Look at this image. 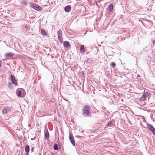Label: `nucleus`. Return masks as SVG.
Here are the masks:
<instances>
[{
	"label": "nucleus",
	"instance_id": "7",
	"mask_svg": "<svg viewBox=\"0 0 155 155\" xmlns=\"http://www.w3.org/2000/svg\"><path fill=\"white\" fill-rule=\"evenodd\" d=\"M11 110V108L8 107L4 108L2 112L3 114H5L9 112Z\"/></svg>",
	"mask_w": 155,
	"mask_h": 155
},
{
	"label": "nucleus",
	"instance_id": "19",
	"mask_svg": "<svg viewBox=\"0 0 155 155\" xmlns=\"http://www.w3.org/2000/svg\"><path fill=\"white\" fill-rule=\"evenodd\" d=\"M8 86L10 89H12L13 88L12 84L11 82H9L8 83Z\"/></svg>",
	"mask_w": 155,
	"mask_h": 155
},
{
	"label": "nucleus",
	"instance_id": "13",
	"mask_svg": "<svg viewBox=\"0 0 155 155\" xmlns=\"http://www.w3.org/2000/svg\"><path fill=\"white\" fill-rule=\"evenodd\" d=\"M25 151L26 153H29L30 151V148L29 145H27L26 146L25 148Z\"/></svg>",
	"mask_w": 155,
	"mask_h": 155
},
{
	"label": "nucleus",
	"instance_id": "12",
	"mask_svg": "<svg viewBox=\"0 0 155 155\" xmlns=\"http://www.w3.org/2000/svg\"><path fill=\"white\" fill-rule=\"evenodd\" d=\"M21 4L23 6H27V2L25 0H22L21 2Z\"/></svg>",
	"mask_w": 155,
	"mask_h": 155
},
{
	"label": "nucleus",
	"instance_id": "25",
	"mask_svg": "<svg viewBox=\"0 0 155 155\" xmlns=\"http://www.w3.org/2000/svg\"><path fill=\"white\" fill-rule=\"evenodd\" d=\"M154 129V128L153 127H152L151 128L150 130H151Z\"/></svg>",
	"mask_w": 155,
	"mask_h": 155
},
{
	"label": "nucleus",
	"instance_id": "9",
	"mask_svg": "<svg viewBox=\"0 0 155 155\" xmlns=\"http://www.w3.org/2000/svg\"><path fill=\"white\" fill-rule=\"evenodd\" d=\"M80 51L81 53H84L85 52V50H84V46L83 45H81L80 47Z\"/></svg>",
	"mask_w": 155,
	"mask_h": 155
},
{
	"label": "nucleus",
	"instance_id": "6",
	"mask_svg": "<svg viewBox=\"0 0 155 155\" xmlns=\"http://www.w3.org/2000/svg\"><path fill=\"white\" fill-rule=\"evenodd\" d=\"M10 78L12 83L15 85H17V81L15 79L14 76L13 75H11L10 76Z\"/></svg>",
	"mask_w": 155,
	"mask_h": 155
},
{
	"label": "nucleus",
	"instance_id": "2",
	"mask_svg": "<svg viewBox=\"0 0 155 155\" xmlns=\"http://www.w3.org/2000/svg\"><path fill=\"white\" fill-rule=\"evenodd\" d=\"M16 94L18 97H23L25 95L26 93L23 89L18 88L16 91Z\"/></svg>",
	"mask_w": 155,
	"mask_h": 155
},
{
	"label": "nucleus",
	"instance_id": "27",
	"mask_svg": "<svg viewBox=\"0 0 155 155\" xmlns=\"http://www.w3.org/2000/svg\"><path fill=\"white\" fill-rule=\"evenodd\" d=\"M153 43H155V40H154V41H153Z\"/></svg>",
	"mask_w": 155,
	"mask_h": 155
},
{
	"label": "nucleus",
	"instance_id": "3",
	"mask_svg": "<svg viewBox=\"0 0 155 155\" xmlns=\"http://www.w3.org/2000/svg\"><path fill=\"white\" fill-rule=\"evenodd\" d=\"M30 5L33 9L35 10L38 11H40L42 10V8L40 6L35 3H31Z\"/></svg>",
	"mask_w": 155,
	"mask_h": 155
},
{
	"label": "nucleus",
	"instance_id": "17",
	"mask_svg": "<svg viewBox=\"0 0 155 155\" xmlns=\"http://www.w3.org/2000/svg\"><path fill=\"white\" fill-rule=\"evenodd\" d=\"M54 149L55 150H58V145L57 144H54Z\"/></svg>",
	"mask_w": 155,
	"mask_h": 155
},
{
	"label": "nucleus",
	"instance_id": "24",
	"mask_svg": "<svg viewBox=\"0 0 155 155\" xmlns=\"http://www.w3.org/2000/svg\"><path fill=\"white\" fill-rule=\"evenodd\" d=\"M2 64V62L1 61H0V68L1 67Z\"/></svg>",
	"mask_w": 155,
	"mask_h": 155
},
{
	"label": "nucleus",
	"instance_id": "11",
	"mask_svg": "<svg viewBox=\"0 0 155 155\" xmlns=\"http://www.w3.org/2000/svg\"><path fill=\"white\" fill-rule=\"evenodd\" d=\"M45 137L46 138H49V133L48 130V129H47L45 130Z\"/></svg>",
	"mask_w": 155,
	"mask_h": 155
},
{
	"label": "nucleus",
	"instance_id": "28",
	"mask_svg": "<svg viewBox=\"0 0 155 155\" xmlns=\"http://www.w3.org/2000/svg\"><path fill=\"white\" fill-rule=\"evenodd\" d=\"M154 94L155 95V92L154 93Z\"/></svg>",
	"mask_w": 155,
	"mask_h": 155
},
{
	"label": "nucleus",
	"instance_id": "8",
	"mask_svg": "<svg viewBox=\"0 0 155 155\" xmlns=\"http://www.w3.org/2000/svg\"><path fill=\"white\" fill-rule=\"evenodd\" d=\"M71 10V8L69 6H67L65 7L64 8V10L66 12H69Z\"/></svg>",
	"mask_w": 155,
	"mask_h": 155
},
{
	"label": "nucleus",
	"instance_id": "23",
	"mask_svg": "<svg viewBox=\"0 0 155 155\" xmlns=\"http://www.w3.org/2000/svg\"><path fill=\"white\" fill-rule=\"evenodd\" d=\"M151 131L153 133L154 135L155 136V129L154 128V129Z\"/></svg>",
	"mask_w": 155,
	"mask_h": 155
},
{
	"label": "nucleus",
	"instance_id": "21",
	"mask_svg": "<svg viewBox=\"0 0 155 155\" xmlns=\"http://www.w3.org/2000/svg\"><path fill=\"white\" fill-rule=\"evenodd\" d=\"M115 63L114 62H112L111 64V66L114 68L115 66Z\"/></svg>",
	"mask_w": 155,
	"mask_h": 155
},
{
	"label": "nucleus",
	"instance_id": "26",
	"mask_svg": "<svg viewBox=\"0 0 155 155\" xmlns=\"http://www.w3.org/2000/svg\"><path fill=\"white\" fill-rule=\"evenodd\" d=\"M29 153H26L25 155H29Z\"/></svg>",
	"mask_w": 155,
	"mask_h": 155
},
{
	"label": "nucleus",
	"instance_id": "4",
	"mask_svg": "<svg viewBox=\"0 0 155 155\" xmlns=\"http://www.w3.org/2000/svg\"><path fill=\"white\" fill-rule=\"evenodd\" d=\"M58 35L59 40L61 43H62L63 42V40L62 38V31L61 30H59L58 31Z\"/></svg>",
	"mask_w": 155,
	"mask_h": 155
},
{
	"label": "nucleus",
	"instance_id": "14",
	"mask_svg": "<svg viewBox=\"0 0 155 155\" xmlns=\"http://www.w3.org/2000/svg\"><path fill=\"white\" fill-rule=\"evenodd\" d=\"M113 5L112 4H110V5L109 6L108 8V11H111L113 9Z\"/></svg>",
	"mask_w": 155,
	"mask_h": 155
},
{
	"label": "nucleus",
	"instance_id": "1",
	"mask_svg": "<svg viewBox=\"0 0 155 155\" xmlns=\"http://www.w3.org/2000/svg\"><path fill=\"white\" fill-rule=\"evenodd\" d=\"M90 112V107L88 105L84 106L82 109V115L84 117H87L89 116Z\"/></svg>",
	"mask_w": 155,
	"mask_h": 155
},
{
	"label": "nucleus",
	"instance_id": "18",
	"mask_svg": "<svg viewBox=\"0 0 155 155\" xmlns=\"http://www.w3.org/2000/svg\"><path fill=\"white\" fill-rule=\"evenodd\" d=\"M41 33L42 35H46V33L44 31L43 29H41Z\"/></svg>",
	"mask_w": 155,
	"mask_h": 155
},
{
	"label": "nucleus",
	"instance_id": "22",
	"mask_svg": "<svg viewBox=\"0 0 155 155\" xmlns=\"http://www.w3.org/2000/svg\"><path fill=\"white\" fill-rule=\"evenodd\" d=\"M147 127L150 130L153 126L151 124H148L147 125Z\"/></svg>",
	"mask_w": 155,
	"mask_h": 155
},
{
	"label": "nucleus",
	"instance_id": "10",
	"mask_svg": "<svg viewBox=\"0 0 155 155\" xmlns=\"http://www.w3.org/2000/svg\"><path fill=\"white\" fill-rule=\"evenodd\" d=\"M69 44V42L68 41H65L63 44V46L64 47L68 48Z\"/></svg>",
	"mask_w": 155,
	"mask_h": 155
},
{
	"label": "nucleus",
	"instance_id": "20",
	"mask_svg": "<svg viewBox=\"0 0 155 155\" xmlns=\"http://www.w3.org/2000/svg\"><path fill=\"white\" fill-rule=\"evenodd\" d=\"M148 96V95L147 94H143L142 96V97L143 98V99H144L146 97H147Z\"/></svg>",
	"mask_w": 155,
	"mask_h": 155
},
{
	"label": "nucleus",
	"instance_id": "15",
	"mask_svg": "<svg viewBox=\"0 0 155 155\" xmlns=\"http://www.w3.org/2000/svg\"><path fill=\"white\" fill-rule=\"evenodd\" d=\"M14 55V54L11 53H9L5 54L6 57H12Z\"/></svg>",
	"mask_w": 155,
	"mask_h": 155
},
{
	"label": "nucleus",
	"instance_id": "16",
	"mask_svg": "<svg viewBox=\"0 0 155 155\" xmlns=\"http://www.w3.org/2000/svg\"><path fill=\"white\" fill-rule=\"evenodd\" d=\"M114 122V121H111L110 122H108V123L107 124V125L108 126H109V127H111L112 126V124Z\"/></svg>",
	"mask_w": 155,
	"mask_h": 155
},
{
	"label": "nucleus",
	"instance_id": "5",
	"mask_svg": "<svg viewBox=\"0 0 155 155\" xmlns=\"http://www.w3.org/2000/svg\"><path fill=\"white\" fill-rule=\"evenodd\" d=\"M69 140L72 145L75 146V142L74 139V137L70 133L69 134Z\"/></svg>",
	"mask_w": 155,
	"mask_h": 155
}]
</instances>
